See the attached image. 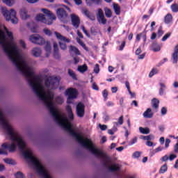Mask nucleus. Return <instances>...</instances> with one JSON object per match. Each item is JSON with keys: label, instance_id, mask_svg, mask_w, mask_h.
<instances>
[{"label": "nucleus", "instance_id": "obj_1", "mask_svg": "<svg viewBox=\"0 0 178 178\" xmlns=\"http://www.w3.org/2000/svg\"><path fill=\"white\" fill-rule=\"evenodd\" d=\"M2 49L9 59L13 62V65L17 67V71L20 72L24 77H26L30 87H31L34 94L39 98L40 101L43 102L46 108L49 111L51 116H53L56 123L59 124L63 129H65L68 133L75 138V140L84 148L88 149L96 158L102 160V163L105 168H108L110 172H118L119 170V165L114 164L111 166V158L106 154L94 147L92 140L88 138H84L80 134H77L72 127V123L74 119V115L72 110V106H67L66 111L68 114V118L65 115L60 114L59 110L55 106L54 103V92L51 90L58 88L59 86V78L56 76H49L44 81V86L48 88L45 90L44 84L41 81L40 76L34 74L33 68L29 66L26 57L22 54V50L15 45H3Z\"/></svg>", "mask_w": 178, "mask_h": 178}, {"label": "nucleus", "instance_id": "obj_2", "mask_svg": "<svg viewBox=\"0 0 178 178\" xmlns=\"http://www.w3.org/2000/svg\"><path fill=\"white\" fill-rule=\"evenodd\" d=\"M0 44L2 45H16V38L13 36V33L9 31L5 24L0 23Z\"/></svg>", "mask_w": 178, "mask_h": 178}, {"label": "nucleus", "instance_id": "obj_3", "mask_svg": "<svg viewBox=\"0 0 178 178\" xmlns=\"http://www.w3.org/2000/svg\"><path fill=\"white\" fill-rule=\"evenodd\" d=\"M40 12L42 13H38L35 16L36 22H40V23H44V24H52L54 20H56V17L47 8H41Z\"/></svg>", "mask_w": 178, "mask_h": 178}, {"label": "nucleus", "instance_id": "obj_4", "mask_svg": "<svg viewBox=\"0 0 178 178\" xmlns=\"http://www.w3.org/2000/svg\"><path fill=\"white\" fill-rule=\"evenodd\" d=\"M1 13L6 22H11L13 24H17L19 23L16 11L13 8L8 10L6 8L1 7Z\"/></svg>", "mask_w": 178, "mask_h": 178}, {"label": "nucleus", "instance_id": "obj_5", "mask_svg": "<svg viewBox=\"0 0 178 178\" xmlns=\"http://www.w3.org/2000/svg\"><path fill=\"white\" fill-rule=\"evenodd\" d=\"M65 94V95L68 96L67 99V104H72V99H76V98H77L79 92L76 90V88H70L66 90Z\"/></svg>", "mask_w": 178, "mask_h": 178}, {"label": "nucleus", "instance_id": "obj_6", "mask_svg": "<svg viewBox=\"0 0 178 178\" xmlns=\"http://www.w3.org/2000/svg\"><path fill=\"white\" fill-rule=\"evenodd\" d=\"M29 41L33 44H36L38 45H44L45 44V39L40 34H33L29 36Z\"/></svg>", "mask_w": 178, "mask_h": 178}, {"label": "nucleus", "instance_id": "obj_7", "mask_svg": "<svg viewBox=\"0 0 178 178\" xmlns=\"http://www.w3.org/2000/svg\"><path fill=\"white\" fill-rule=\"evenodd\" d=\"M76 112L78 118H84V115H86V106L84 104L79 102L76 105Z\"/></svg>", "mask_w": 178, "mask_h": 178}, {"label": "nucleus", "instance_id": "obj_8", "mask_svg": "<svg viewBox=\"0 0 178 178\" xmlns=\"http://www.w3.org/2000/svg\"><path fill=\"white\" fill-rule=\"evenodd\" d=\"M97 17L99 23L101 24H106V19H105V15H104V10H102V9H97Z\"/></svg>", "mask_w": 178, "mask_h": 178}, {"label": "nucleus", "instance_id": "obj_9", "mask_svg": "<svg viewBox=\"0 0 178 178\" xmlns=\"http://www.w3.org/2000/svg\"><path fill=\"white\" fill-rule=\"evenodd\" d=\"M57 16L61 22H65V19L66 17H67V13H66V11L63 8H58L56 10Z\"/></svg>", "mask_w": 178, "mask_h": 178}, {"label": "nucleus", "instance_id": "obj_10", "mask_svg": "<svg viewBox=\"0 0 178 178\" xmlns=\"http://www.w3.org/2000/svg\"><path fill=\"white\" fill-rule=\"evenodd\" d=\"M71 20L74 27H75V29H78L79 26H80V18L79 16L76 15L75 14H72Z\"/></svg>", "mask_w": 178, "mask_h": 178}, {"label": "nucleus", "instance_id": "obj_11", "mask_svg": "<svg viewBox=\"0 0 178 178\" xmlns=\"http://www.w3.org/2000/svg\"><path fill=\"white\" fill-rule=\"evenodd\" d=\"M171 60L173 64H176L178 62V45L175 46L174 49V52L171 56Z\"/></svg>", "mask_w": 178, "mask_h": 178}, {"label": "nucleus", "instance_id": "obj_12", "mask_svg": "<svg viewBox=\"0 0 178 178\" xmlns=\"http://www.w3.org/2000/svg\"><path fill=\"white\" fill-rule=\"evenodd\" d=\"M19 15L22 20H27V19L30 17V15H29L27 9L26 8H23L20 10Z\"/></svg>", "mask_w": 178, "mask_h": 178}, {"label": "nucleus", "instance_id": "obj_13", "mask_svg": "<svg viewBox=\"0 0 178 178\" xmlns=\"http://www.w3.org/2000/svg\"><path fill=\"white\" fill-rule=\"evenodd\" d=\"M54 34L56 37V38L59 40L61 41L62 42H70V40L67 38L66 37L62 35V34L55 31Z\"/></svg>", "mask_w": 178, "mask_h": 178}, {"label": "nucleus", "instance_id": "obj_14", "mask_svg": "<svg viewBox=\"0 0 178 178\" xmlns=\"http://www.w3.org/2000/svg\"><path fill=\"white\" fill-rule=\"evenodd\" d=\"M143 116L146 118V119H151L153 118L154 116V113H152V110H151V108H147V111H145L143 113Z\"/></svg>", "mask_w": 178, "mask_h": 178}, {"label": "nucleus", "instance_id": "obj_15", "mask_svg": "<svg viewBox=\"0 0 178 178\" xmlns=\"http://www.w3.org/2000/svg\"><path fill=\"white\" fill-rule=\"evenodd\" d=\"M41 49L39 47H35L32 50V55H33L35 58L41 56Z\"/></svg>", "mask_w": 178, "mask_h": 178}, {"label": "nucleus", "instance_id": "obj_16", "mask_svg": "<svg viewBox=\"0 0 178 178\" xmlns=\"http://www.w3.org/2000/svg\"><path fill=\"white\" fill-rule=\"evenodd\" d=\"M82 13L84 15V16H86L88 19H90V20H95V17L91 15V13L88 11V10L83 8L82 9Z\"/></svg>", "mask_w": 178, "mask_h": 178}, {"label": "nucleus", "instance_id": "obj_17", "mask_svg": "<svg viewBox=\"0 0 178 178\" xmlns=\"http://www.w3.org/2000/svg\"><path fill=\"white\" fill-rule=\"evenodd\" d=\"M70 52L71 55H80V51L74 46L70 47Z\"/></svg>", "mask_w": 178, "mask_h": 178}, {"label": "nucleus", "instance_id": "obj_18", "mask_svg": "<svg viewBox=\"0 0 178 178\" xmlns=\"http://www.w3.org/2000/svg\"><path fill=\"white\" fill-rule=\"evenodd\" d=\"M140 54H141V48L139 47L136 51V55H138V59H144V58H145V53H143L141 55H140Z\"/></svg>", "mask_w": 178, "mask_h": 178}, {"label": "nucleus", "instance_id": "obj_19", "mask_svg": "<svg viewBox=\"0 0 178 178\" xmlns=\"http://www.w3.org/2000/svg\"><path fill=\"white\" fill-rule=\"evenodd\" d=\"M88 69V67L86 64L78 66V72H80V73H85V72H87Z\"/></svg>", "mask_w": 178, "mask_h": 178}, {"label": "nucleus", "instance_id": "obj_20", "mask_svg": "<svg viewBox=\"0 0 178 178\" xmlns=\"http://www.w3.org/2000/svg\"><path fill=\"white\" fill-rule=\"evenodd\" d=\"M172 20H173V17L172 16V14H167V15L165 17V23H166V24H169V23H172Z\"/></svg>", "mask_w": 178, "mask_h": 178}, {"label": "nucleus", "instance_id": "obj_21", "mask_svg": "<svg viewBox=\"0 0 178 178\" xmlns=\"http://www.w3.org/2000/svg\"><path fill=\"white\" fill-rule=\"evenodd\" d=\"M152 105L154 109L159 108V100L158 99H153L152 100Z\"/></svg>", "mask_w": 178, "mask_h": 178}, {"label": "nucleus", "instance_id": "obj_22", "mask_svg": "<svg viewBox=\"0 0 178 178\" xmlns=\"http://www.w3.org/2000/svg\"><path fill=\"white\" fill-rule=\"evenodd\" d=\"M149 49L151 51H153V52H158L161 51V46L159 45H152L149 47Z\"/></svg>", "mask_w": 178, "mask_h": 178}, {"label": "nucleus", "instance_id": "obj_23", "mask_svg": "<svg viewBox=\"0 0 178 178\" xmlns=\"http://www.w3.org/2000/svg\"><path fill=\"white\" fill-rule=\"evenodd\" d=\"M44 49L46 51V58H48L49 55H51V51L52 48L51 47V45H46L44 47Z\"/></svg>", "mask_w": 178, "mask_h": 178}, {"label": "nucleus", "instance_id": "obj_24", "mask_svg": "<svg viewBox=\"0 0 178 178\" xmlns=\"http://www.w3.org/2000/svg\"><path fill=\"white\" fill-rule=\"evenodd\" d=\"M139 131L142 134H149V128L139 127Z\"/></svg>", "mask_w": 178, "mask_h": 178}, {"label": "nucleus", "instance_id": "obj_25", "mask_svg": "<svg viewBox=\"0 0 178 178\" xmlns=\"http://www.w3.org/2000/svg\"><path fill=\"white\" fill-rule=\"evenodd\" d=\"M113 9L115 14L120 15V6L118 4L114 3Z\"/></svg>", "mask_w": 178, "mask_h": 178}, {"label": "nucleus", "instance_id": "obj_26", "mask_svg": "<svg viewBox=\"0 0 178 178\" xmlns=\"http://www.w3.org/2000/svg\"><path fill=\"white\" fill-rule=\"evenodd\" d=\"M55 102L58 105H62V104H63V97L58 96L57 97L55 98Z\"/></svg>", "mask_w": 178, "mask_h": 178}, {"label": "nucleus", "instance_id": "obj_27", "mask_svg": "<svg viewBox=\"0 0 178 178\" xmlns=\"http://www.w3.org/2000/svg\"><path fill=\"white\" fill-rule=\"evenodd\" d=\"M113 124L116 125V126H122V124H123V115H121L119 119H118V122H113Z\"/></svg>", "mask_w": 178, "mask_h": 178}, {"label": "nucleus", "instance_id": "obj_28", "mask_svg": "<svg viewBox=\"0 0 178 178\" xmlns=\"http://www.w3.org/2000/svg\"><path fill=\"white\" fill-rule=\"evenodd\" d=\"M141 152L136 151L133 153L132 158H134V159H138V158L141 156Z\"/></svg>", "mask_w": 178, "mask_h": 178}, {"label": "nucleus", "instance_id": "obj_29", "mask_svg": "<svg viewBox=\"0 0 178 178\" xmlns=\"http://www.w3.org/2000/svg\"><path fill=\"white\" fill-rule=\"evenodd\" d=\"M68 74L74 80H77V76H76V74L74 72L70 69L68 70Z\"/></svg>", "mask_w": 178, "mask_h": 178}, {"label": "nucleus", "instance_id": "obj_30", "mask_svg": "<svg viewBox=\"0 0 178 178\" xmlns=\"http://www.w3.org/2000/svg\"><path fill=\"white\" fill-rule=\"evenodd\" d=\"M170 8H171L172 12H173L174 13H177V12H178V4L173 3L170 6Z\"/></svg>", "mask_w": 178, "mask_h": 178}, {"label": "nucleus", "instance_id": "obj_31", "mask_svg": "<svg viewBox=\"0 0 178 178\" xmlns=\"http://www.w3.org/2000/svg\"><path fill=\"white\" fill-rule=\"evenodd\" d=\"M3 2L8 6H13L15 3V0H3Z\"/></svg>", "mask_w": 178, "mask_h": 178}, {"label": "nucleus", "instance_id": "obj_32", "mask_svg": "<svg viewBox=\"0 0 178 178\" xmlns=\"http://www.w3.org/2000/svg\"><path fill=\"white\" fill-rule=\"evenodd\" d=\"M138 140V138L137 137H134V138H132L131 140L128 142V145L129 146L134 145V144L137 143Z\"/></svg>", "mask_w": 178, "mask_h": 178}, {"label": "nucleus", "instance_id": "obj_33", "mask_svg": "<svg viewBox=\"0 0 178 178\" xmlns=\"http://www.w3.org/2000/svg\"><path fill=\"white\" fill-rule=\"evenodd\" d=\"M141 38H143V40H145L146 36H145V35L144 34V33L138 34V35H136V41H140V40H141Z\"/></svg>", "mask_w": 178, "mask_h": 178}, {"label": "nucleus", "instance_id": "obj_34", "mask_svg": "<svg viewBox=\"0 0 178 178\" xmlns=\"http://www.w3.org/2000/svg\"><path fill=\"white\" fill-rule=\"evenodd\" d=\"M104 11H105V15L106 17H112V11H111L109 8H106L104 9Z\"/></svg>", "mask_w": 178, "mask_h": 178}, {"label": "nucleus", "instance_id": "obj_35", "mask_svg": "<svg viewBox=\"0 0 178 178\" xmlns=\"http://www.w3.org/2000/svg\"><path fill=\"white\" fill-rule=\"evenodd\" d=\"M157 73H158V69L153 68L149 74V77H152L154 74H157Z\"/></svg>", "mask_w": 178, "mask_h": 178}, {"label": "nucleus", "instance_id": "obj_36", "mask_svg": "<svg viewBox=\"0 0 178 178\" xmlns=\"http://www.w3.org/2000/svg\"><path fill=\"white\" fill-rule=\"evenodd\" d=\"M168 170V165L164 164L163 166H161L160 169V173H165V172H167Z\"/></svg>", "mask_w": 178, "mask_h": 178}, {"label": "nucleus", "instance_id": "obj_37", "mask_svg": "<svg viewBox=\"0 0 178 178\" xmlns=\"http://www.w3.org/2000/svg\"><path fill=\"white\" fill-rule=\"evenodd\" d=\"M4 162L8 165H15V161L12 160L11 159H5Z\"/></svg>", "mask_w": 178, "mask_h": 178}, {"label": "nucleus", "instance_id": "obj_38", "mask_svg": "<svg viewBox=\"0 0 178 178\" xmlns=\"http://www.w3.org/2000/svg\"><path fill=\"white\" fill-rule=\"evenodd\" d=\"M43 32L46 35H48L49 37H51V35H52V32L48 29H44L43 30Z\"/></svg>", "mask_w": 178, "mask_h": 178}, {"label": "nucleus", "instance_id": "obj_39", "mask_svg": "<svg viewBox=\"0 0 178 178\" xmlns=\"http://www.w3.org/2000/svg\"><path fill=\"white\" fill-rule=\"evenodd\" d=\"M16 178H24V175L22 172H17L15 175Z\"/></svg>", "mask_w": 178, "mask_h": 178}, {"label": "nucleus", "instance_id": "obj_40", "mask_svg": "<svg viewBox=\"0 0 178 178\" xmlns=\"http://www.w3.org/2000/svg\"><path fill=\"white\" fill-rule=\"evenodd\" d=\"M94 72L96 73V74H98L99 73V65L96 64L94 67Z\"/></svg>", "mask_w": 178, "mask_h": 178}, {"label": "nucleus", "instance_id": "obj_41", "mask_svg": "<svg viewBox=\"0 0 178 178\" xmlns=\"http://www.w3.org/2000/svg\"><path fill=\"white\" fill-rule=\"evenodd\" d=\"M177 140H178V136H177ZM174 152L176 153V154H178V140L177 142V143L174 145Z\"/></svg>", "mask_w": 178, "mask_h": 178}, {"label": "nucleus", "instance_id": "obj_42", "mask_svg": "<svg viewBox=\"0 0 178 178\" xmlns=\"http://www.w3.org/2000/svg\"><path fill=\"white\" fill-rule=\"evenodd\" d=\"M169 37H170V33H166L163 38L161 39L162 41H166Z\"/></svg>", "mask_w": 178, "mask_h": 178}, {"label": "nucleus", "instance_id": "obj_43", "mask_svg": "<svg viewBox=\"0 0 178 178\" xmlns=\"http://www.w3.org/2000/svg\"><path fill=\"white\" fill-rule=\"evenodd\" d=\"M163 149V147L159 146L157 148L155 149V150L153 152V154H156V152H161Z\"/></svg>", "mask_w": 178, "mask_h": 178}, {"label": "nucleus", "instance_id": "obj_44", "mask_svg": "<svg viewBox=\"0 0 178 178\" xmlns=\"http://www.w3.org/2000/svg\"><path fill=\"white\" fill-rule=\"evenodd\" d=\"M163 33H164L163 31H162V26H160L158 30V35L159 37H161V36L163 35Z\"/></svg>", "mask_w": 178, "mask_h": 178}, {"label": "nucleus", "instance_id": "obj_45", "mask_svg": "<svg viewBox=\"0 0 178 178\" xmlns=\"http://www.w3.org/2000/svg\"><path fill=\"white\" fill-rule=\"evenodd\" d=\"M81 30L83 31L84 34H86V36L90 37V33L86 30V28H84V26H82L81 27Z\"/></svg>", "mask_w": 178, "mask_h": 178}, {"label": "nucleus", "instance_id": "obj_46", "mask_svg": "<svg viewBox=\"0 0 178 178\" xmlns=\"http://www.w3.org/2000/svg\"><path fill=\"white\" fill-rule=\"evenodd\" d=\"M177 158V156L176 154H170V156L168 157V159L172 161L174 159H176Z\"/></svg>", "mask_w": 178, "mask_h": 178}, {"label": "nucleus", "instance_id": "obj_47", "mask_svg": "<svg viewBox=\"0 0 178 178\" xmlns=\"http://www.w3.org/2000/svg\"><path fill=\"white\" fill-rule=\"evenodd\" d=\"M92 90H95L96 91H98V90H99V88H98V86L97 85V83H95V82L92 83Z\"/></svg>", "mask_w": 178, "mask_h": 178}, {"label": "nucleus", "instance_id": "obj_48", "mask_svg": "<svg viewBox=\"0 0 178 178\" xmlns=\"http://www.w3.org/2000/svg\"><path fill=\"white\" fill-rule=\"evenodd\" d=\"M161 161H162V162H166V161H169V156L167 154H165L161 159Z\"/></svg>", "mask_w": 178, "mask_h": 178}, {"label": "nucleus", "instance_id": "obj_49", "mask_svg": "<svg viewBox=\"0 0 178 178\" xmlns=\"http://www.w3.org/2000/svg\"><path fill=\"white\" fill-rule=\"evenodd\" d=\"M168 113V109L165 107L161 108V115H165Z\"/></svg>", "mask_w": 178, "mask_h": 178}, {"label": "nucleus", "instance_id": "obj_50", "mask_svg": "<svg viewBox=\"0 0 178 178\" xmlns=\"http://www.w3.org/2000/svg\"><path fill=\"white\" fill-rule=\"evenodd\" d=\"M102 94H103L104 98L106 99L108 98V90H103Z\"/></svg>", "mask_w": 178, "mask_h": 178}, {"label": "nucleus", "instance_id": "obj_51", "mask_svg": "<svg viewBox=\"0 0 178 178\" xmlns=\"http://www.w3.org/2000/svg\"><path fill=\"white\" fill-rule=\"evenodd\" d=\"M169 144H170V139L169 138L165 139V148H168Z\"/></svg>", "mask_w": 178, "mask_h": 178}, {"label": "nucleus", "instance_id": "obj_52", "mask_svg": "<svg viewBox=\"0 0 178 178\" xmlns=\"http://www.w3.org/2000/svg\"><path fill=\"white\" fill-rule=\"evenodd\" d=\"M54 56L56 59H59V58H60L58 51H54Z\"/></svg>", "mask_w": 178, "mask_h": 178}, {"label": "nucleus", "instance_id": "obj_53", "mask_svg": "<svg viewBox=\"0 0 178 178\" xmlns=\"http://www.w3.org/2000/svg\"><path fill=\"white\" fill-rule=\"evenodd\" d=\"M165 62H168V58H164L163 60H161L160 63H159V64L157 65V66H162L163 65V63H165Z\"/></svg>", "mask_w": 178, "mask_h": 178}, {"label": "nucleus", "instance_id": "obj_54", "mask_svg": "<svg viewBox=\"0 0 178 178\" xmlns=\"http://www.w3.org/2000/svg\"><path fill=\"white\" fill-rule=\"evenodd\" d=\"M165 89L160 88L159 90V95H161V96L163 95V94H165Z\"/></svg>", "mask_w": 178, "mask_h": 178}, {"label": "nucleus", "instance_id": "obj_55", "mask_svg": "<svg viewBox=\"0 0 178 178\" xmlns=\"http://www.w3.org/2000/svg\"><path fill=\"white\" fill-rule=\"evenodd\" d=\"M160 88H163L164 90H166V85L165 83L160 82L159 83Z\"/></svg>", "mask_w": 178, "mask_h": 178}, {"label": "nucleus", "instance_id": "obj_56", "mask_svg": "<svg viewBox=\"0 0 178 178\" xmlns=\"http://www.w3.org/2000/svg\"><path fill=\"white\" fill-rule=\"evenodd\" d=\"M101 130H106V129H108V127L106 125H102V124H99V125Z\"/></svg>", "mask_w": 178, "mask_h": 178}, {"label": "nucleus", "instance_id": "obj_57", "mask_svg": "<svg viewBox=\"0 0 178 178\" xmlns=\"http://www.w3.org/2000/svg\"><path fill=\"white\" fill-rule=\"evenodd\" d=\"M103 119H104V122H108V120H109V119H110L109 115H104V116L103 117Z\"/></svg>", "mask_w": 178, "mask_h": 178}, {"label": "nucleus", "instance_id": "obj_58", "mask_svg": "<svg viewBox=\"0 0 178 178\" xmlns=\"http://www.w3.org/2000/svg\"><path fill=\"white\" fill-rule=\"evenodd\" d=\"M146 145H147V147H152V145H154V143L149 140H147L146 142Z\"/></svg>", "mask_w": 178, "mask_h": 178}, {"label": "nucleus", "instance_id": "obj_59", "mask_svg": "<svg viewBox=\"0 0 178 178\" xmlns=\"http://www.w3.org/2000/svg\"><path fill=\"white\" fill-rule=\"evenodd\" d=\"M117 49L118 51H123V49H124V45H120V46L117 47Z\"/></svg>", "mask_w": 178, "mask_h": 178}, {"label": "nucleus", "instance_id": "obj_60", "mask_svg": "<svg viewBox=\"0 0 178 178\" xmlns=\"http://www.w3.org/2000/svg\"><path fill=\"white\" fill-rule=\"evenodd\" d=\"M143 140H146L147 141H149L151 140V136H143Z\"/></svg>", "mask_w": 178, "mask_h": 178}, {"label": "nucleus", "instance_id": "obj_61", "mask_svg": "<svg viewBox=\"0 0 178 178\" xmlns=\"http://www.w3.org/2000/svg\"><path fill=\"white\" fill-rule=\"evenodd\" d=\"M76 5H81V3H83V1L81 0H74Z\"/></svg>", "mask_w": 178, "mask_h": 178}, {"label": "nucleus", "instance_id": "obj_62", "mask_svg": "<svg viewBox=\"0 0 178 178\" xmlns=\"http://www.w3.org/2000/svg\"><path fill=\"white\" fill-rule=\"evenodd\" d=\"M111 91L113 93L118 92V87H112L111 88Z\"/></svg>", "mask_w": 178, "mask_h": 178}, {"label": "nucleus", "instance_id": "obj_63", "mask_svg": "<svg viewBox=\"0 0 178 178\" xmlns=\"http://www.w3.org/2000/svg\"><path fill=\"white\" fill-rule=\"evenodd\" d=\"M115 104H113V102H108L107 103H106V106H109V107H111V106H113Z\"/></svg>", "mask_w": 178, "mask_h": 178}, {"label": "nucleus", "instance_id": "obj_64", "mask_svg": "<svg viewBox=\"0 0 178 178\" xmlns=\"http://www.w3.org/2000/svg\"><path fill=\"white\" fill-rule=\"evenodd\" d=\"M31 31H32V33H38L37 27L31 28Z\"/></svg>", "mask_w": 178, "mask_h": 178}]
</instances>
